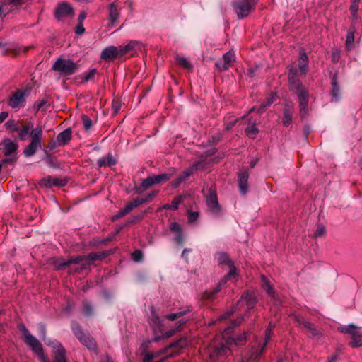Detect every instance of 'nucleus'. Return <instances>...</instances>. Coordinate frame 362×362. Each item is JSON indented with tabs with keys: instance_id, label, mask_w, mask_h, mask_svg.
I'll list each match as a JSON object with an SVG mask.
<instances>
[{
	"instance_id": "obj_53",
	"label": "nucleus",
	"mask_w": 362,
	"mask_h": 362,
	"mask_svg": "<svg viewBox=\"0 0 362 362\" xmlns=\"http://www.w3.org/2000/svg\"><path fill=\"white\" fill-rule=\"evenodd\" d=\"M132 258L135 262H140L142 259V252L139 250H136L133 252Z\"/></svg>"
},
{
	"instance_id": "obj_12",
	"label": "nucleus",
	"mask_w": 362,
	"mask_h": 362,
	"mask_svg": "<svg viewBox=\"0 0 362 362\" xmlns=\"http://www.w3.org/2000/svg\"><path fill=\"white\" fill-rule=\"evenodd\" d=\"M71 329L81 344L85 345L90 350L95 349L96 344L95 340L89 335H86L77 323H73L71 325Z\"/></svg>"
},
{
	"instance_id": "obj_63",
	"label": "nucleus",
	"mask_w": 362,
	"mask_h": 362,
	"mask_svg": "<svg viewBox=\"0 0 362 362\" xmlns=\"http://www.w3.org/2000/svg\"><path fill=\"white\" fill-rule=\"evenodd\" d=\"M86 13L84 11L81 12L78 16L79 23H83V21L86 19Z\"/></svg>"
},
{
	"instance_id": "obj_47",
	"label": "nucleus",
	"mask_w": 362,
	"mask_h": 362,
	"mask_svg": "<svg viewBox=\"0 0 362 362\" xmlns=\"http://www.w3.org/2000/svg\"><path fill=\"white\" fill-rule=\"evenodd\" d=\"M82 121L84 127V129L86 130H89L92 126V121L91 119L86 115H82Z\"/></svg>"
},
{
	"instance_id": "obj_40",
	"label": "nucleus",
	"mask_w": 362,
	"mask_h": 362,
	"mask_svg": "<svg viewBox=\"0 0 362 362\" xmlns=\"http://www.w3.org/2000/svg\"><path fill=\"white\" fill-rule=\"evenodd\" d=\"M187 313L186 310L185 311H179L174 313H170L165 315V318L170 321H174L177 319L181 318L184 315H185Z\"/></svg>"
},
{
	"instance_id": "obj_51",
	"label": "nucleus",
	"mask_w": 362,
	"mask_h": 362,
	"mask_svg": "<svg viewBox=\"0 0 362 362\" xmlns=\"http://www.w3.org/2000/svg\"><path fill=\"white\" fill-rule=\"evenodd\" d=\"M199 217V213L197 211H190L188 214L189 222L192 223L195 221Z\"/></svg>"
},
{
	"instance_id": "obj_25",
	"label": "nucleus",
	"mask_w": 362,
	"mask_h": 362,
	"mask_svg": "<svg viewBox=\"0 0 362 362\" xmlns=\"http://www.w3.org/2000/svg\"><path fill=\"white\" fill-rule=\"evenodd\" d=\"M276 94L274 93H272L266 99V101L264 102L260 107L258 108L252 107L251 109L252 111L256 110L258 113H262L264 111L265 108L272 105L275 100H276Z\"/></svg>"
},
{
	"instance_id": "obj_59",
	"label": "nucleus",
	"mask_w": 362,
	"mask_h": 362,
	"mask_svg": "<svg viewBox=\"0 0 362 362\" xmlns=\"http://www.w3.org/2000/svg\"><path fill=\"white\" fill-rule=\"evenodd\" d=\"M184 182L182 180H180V177L178 176L177 179H175L173 182H172V187L173 188H177L180 186V185Z\"/></svg>"
},
{
	"instance_id": "obj_9",
	"label": "nucleus",
	"mask_w": 362,
	"mask_h": 362,
	"mask_svg": "<svg viewBox=\"0 0 362 362\" xmlns=\"http://www.w3.org/2000/svg\"><path fill=\"white\" fill-rule=\"evenodd\" d=\"M206 204L209 211L215 217L221 215L222 209L218 203L215 187L211 186L209 189V194L206 196Z\"/></svg>"
},
{
	"instance_id": "obj_30",
	"label": "nucleus",
	"mask_w": 362,
	"mask_h": 362,
	"mask_svg": "<svg viewBox=\"0 0 362 362\" xmlns=\"http://www.w3.org/2000/svg\"><path fill=\"white\" fill-rule=\"evenodd\" d=\"M341 332L351 334L352 337L359 336V331L354 325H350L348 327H341L338 329Z\"/></svg>"
},
{
	"instance_id": "obj_16",
	"label": "nucleus",
	"mask_w": 362,
	"mask_h": 362,
	"mask_svg": "<svg viewBox=\"0 0 362 362\" xmlns=\"http://www.w3.org/2000/svg\"><path fill=\"white\" fill-rule=\"evenodd\" d=\"M121 56L119 47L110 46L105 47L100 54V58L105 61H112Z\"/></svg>"
},
{
	"instance_id": "obj_41",
	"label": "nucleus",
	"mask_w": 362,
	"mask_h": 362,
	"mask_svg": "<svg viewBox=\"0 0 362 362\" xmlns=\"http://www.w3.org/2000/svg\"><path fill=\"white\" fill-rule=\"evenodd\" d=\"M358 2L359 1H351V4L350 6V11H351L352 17L354 19H357L358 17Z\"/></svg>"
},
{
	"instance_id": "obj_23",
	"label": "nucleus",
	"mask_w": 362,
	"mask_h": 362,
	"mask_svg": "<svg viewBox=\"0 0 362 362\" xmlns=\"http://www.w3.org/2000/svg\"><path fill=\"white\" fill-rule=\"evenodd\" d=\"M119 17V10L115 3H111L109 5V18L111 21L112 26L118 21Z\"/></svg>"
},
{
	"instance_id": "obj_46",
	"label": "nucleus",
	"mask_w": 362,
	"mask_h": 362,
	"mask_svg": "<svg viewBox=\"0 0 362 362\" xmlns=\"http://www.w3.org/2000/svg\"><path fill=\"white\" fill-rule=\"evenodd\" d=\"M153 185L154 184H153L152 177L149 176L146 179H145L142 181L141 187H142L144 189H146Z\"/></svg>"
},
{
	"instance_id": "obj_33",
	"label": "nucleus",
	"mask_w": 362,
	"mask_h": 362,
	"mask_svg": "<svg viewBox=\"0 0 362 362\" xmlns=\"http://www.w3.org/2000/svg\"><path fill=\"white\" fill-rule=\"evenodd\" d=\"M187 344H188L187 338L183 337V338L180 339L179 340L175 341L174 343L171 344L168 348L163 350V352H166L167 349H168L170 348L179 347V348L182 349V348H184L185 346H186Z\"/></svg>"
},
{
	"instance_id": "obj_58",
	"label": "nucleus",
	"mask_w": 362,
	"mask_h": 362,
	"mask_svg": "<svg viewBox=\"0 0 362 362\" xmlns=\"http://www.w3.org/2000/svg\"><path fill=\"white\" fill-rule=\"evenodd\" d=\"M184 182L182 180H180V177L178 176L177 179H175L173 182H172V187L173 188H177L180 186V185Z\"/></svg>"
},
{
	"instance_id": "obj_27",
	"label": "nucleus",
	"mask_w": 362,
	"mask_h": 362,
	"mask_svg": "<svg viewBox=\"0 0 362 362\" xmlns=\"http://www.w3.org/2000/svg\"><path fill=\"white\" fill-rule=\"evenodd\" d=\"M257 122L256 120L252 121L250 120L247 124V127L245 129L246 134L251 138H255L259 130L256 127Z\"/></svg>"
},
{
	"instance_id": "obj_34",
	"label": "nucleus",
	"mask_w": 362,
	"mask_h": 362,
	"mask_svg": "<svg viewBox=\"0 0 362 362\" xmlns=\"http://www.w3.org/2000/svg\"><path fill=\"white\" fill-rule=\"evenodd\" d=\"M132 210V206H129V204H127V206L119 210L117 214H116L113 217H112V221H115L117 219H119V218H121L122 217H124V216L127 215L129 213H130Z\"/></svg>"
},
{
	"instance_id": "obj_26",
	"label": "nucleus",
	"mask_w": 362,
	"mask_h": 362,
	"mask_svg": "<svg viewBox=\"0 0 362 362\" xmlns=\"http://www.w3.org/2000/svg\"><path fill=\"white\" fill-rule=\"evenodd\" d=\"M116 160L114 159L112 155L108 154L106 156L101 157L98 160V165L99 167H111L115 165Z\"/></svg>"
},
{
	"instance_id": "obj_39",
	"label": "nucleus",
	"mask_w": 362,
	"mask_h": 362,
	"mask_svg": "<svg viewBox=\"0 0 362 362\" xmlns=\"http://www.w3.org/2000/svg\"><path fill=\"white\" fill-rule=\"evenodd\" d=\"M54 177L48 176L47 177L43 178L40 185L42 187H46V188H51L52 186H54Z\"/></svg>"
},
{
	"instance_id": "obj_17",
	"label": "nucleus",
	"mask_w": 362,
	"mask_h": 362,
	"mask_svg": "<svg viewBox=\"0 0 362 362\" xmlns=\"http://www.w3.org/2000/svg\"><path fill=\"white\" fill-rule=\"evenodd\" d=\"M74 14L72 7L66 4H60L55 11V16L57 18L60 19L66 16H71Z\"/></svg>"
},
{
	"instance_id": "obj_38",
	"label": "nucleus",
	"mask_w": 362,
	"mask_h": 362,
	"mask_svg": "<svg viewBox=\"0 0 362 362\" xmlns=\"http://www.w3.org/2000/svg\"><path fill=\"white\" fill-rule=\"evenodd\" d=\"M5 127L7 129L12 132L18 131V122L14 119H9L5 123Z\"/></svg>"
},
{
	"instance_id": "obj_20",
	"label": "nucleus",
	"mask_w": 362,
	"mask_h": 362,
	"mask_svg": "<svg viewBox=\"0 0 362 362\" xmlns=\"http://www.w3.org/2000/svg\"><path fill=\"white\" fill-rule=\"evenodd\" d=\"M204 165L203 163L201 161H197L194 163L189 168L187 169L186 170L183 171L180 175V180H182L185 181L186 179H187L195 170L203 168Z\"/></svg>"
},
{
	"instance_id": "obj_21",
	"label": "nucleus",
	"mask_w": 362,
	"mask_h": 362,
	"mask_svg": "<svg viewBox=\"0 0 362 362\" xmlns=\"http://www.w3.org/2000/svg\"><path fill=\"white\" fill-rule=\"evenodd\" d=\"M294 110L293 105H287L284 109L283 124L286 127L292 122V115Z\"/></svg>"
},
{
	"instance_id": "obj_8",
	"label": "nucleus",
	"mask_w": 362,
	"mask_h": 362,
	"mask_svg": "<svg viewBox=\"0 0 362 362\" xmlns=\"http://www.w3.org/2000/svg\"><path fill=\"white\" fill-rule=\"evenodd\" d=\"M52 69L63 76L74 74L78 69V64L71 59L59 58L52 65Z\"/></svg>"
},
{
	"instance_id": "obj_61",
	"label": "nucleus",
	"mask_w": 362,
	"mask_h": 362,
	"mask_svg": "<svg viewBox=\"0 0 362 362\" xmlns=\"http://www.w3.org/2000/svg\"><path fill=\"white\" fill-rule=\"evenodd\" d=\"M8 117V112L4 111L0 112V124L2 123Z\"/></svg>"
},
{
	"instance_id": "obj_37",
	"label": "nucleus",
	"mask_w": 362,
	"mask_h": 362,
	"mask_svg": "<svg viewBox=\"0 0 362 362\" xmlns=\"http://www.w3.org/2000/svg\"><path fill=\"white\" fill-rule=\"evenodd\" d=\"M152 317L151 318V324L154 329H160L161 327V320L160 317L155 313L154 310H151Z\"/></svg>"
},
{
	"instance_id": "obj_57",
	"label": "nucleus",
	"mask_w": 362,
	"mask_h": 362,
	"mask_svg": "<svg viewBox=\"0 0 362 362\" xmlns=\"http://www.w3.org/2000/svg\"><path fill=\"white\" fill-rule=\"evenodd\" d=\"M153 358H154V354H146L143 358V362H151Z\"/></svg>"
},
{
	"instance_id": "obj_31",
	"label": "nucleus",
	"mask_w": 362,
	"mask_h": 362,
	"mask_svg": "<svg viewBox=\"0 0 362 362\" xmlns=\"http://www.w3.org/2000/svg\"><path fill=\"white\" fill-rule=\"evenodd\" d=\"M187 322V320H183V319H180L177 323H176V327L175 328L173 329H170V330H168L167 332H165V334H163V337H165V338H169L171 336H173L175 332L178 331L180 327L185 325Z\"/></svg>"
},
{
	"instance_id": "obj_32",
	"label": "nucleus",
	"mask_w": 362,
	"mask_h": 362,
	"mask_svg": "<svg viewBox=\"0 0 362 362\" xmlns=\"http://www.w3.org/2000/svg\"><path fill=\"white\" fill-rule=\"evenodd\" d=\"M136 45L137 42L136 41H132L128 45L124 46H119L121 56L134 50Z\"/></svg>"
},
{
	"instance_id": "obj_42",
	"label": "nucleus",
	"mask_w": 362,
	"mask_h": 362,
	"mask_svg": "<svg viewBox=\"0 0 362 362\" xmlns=\"http://www.w3.org/2000/svg\"><path fill=\"white\" fill-rule=\"evenodd\" d=\"M176 62L185 69H189L192 67L190 63L184 57H177Z\"/></svg>"
},
{
	"instance_id": "obj_52",
	"label": "nucleus",
	"mask_w": 362,
	"mask_h": 362,
	"mask_svg": "<svg viewBox=\"0 0 362 362\" xmlns=\"http://www.w3.org/2000/svg\"><path fill=\"white\" fill-rule=\"evenodd\" d=\"M325 233V228L322 225H319L317 228L315 233V235L316 237L322 236Z\"/></svg>"
},
{
	"instance_id": "obj_55",
	"label": "nucleus",
	"mask_w": 362,
	"mask_h": 362,
	"mask_svg": "<svg viewBox=\"0 0 362 362\" xmlns=\"http://www.w3.org/2000/svg\"><path fill=\"white\" fill-rule=\"evenodd\" d=\"M92 310H93V309H92V306H91L90 304H88V303H87V304H85V305H83V313H84L86 315H90V314L92 313Z\"/></svg>"
},
{
	"instance_id": "obj_56",
	"label": "nucleus",
	"mask_w": 362,
	"mask_h": 362,
	"mask_svg": "<svg viewBox=\"0 0 362 362\" xmlns=\"http://www.w3.org/2000/svg\"><path fill=\"white\" fill-rule=\"evenodd\" d=\"M339 59V52L335 50L332 54V61L334 62H338Z\"/></svg>"
},
{
	"instance_id": "obj_18",
	"label": "nucleus",
	"mask_w": 362,
	"mask_h": 362,
	"mask_svg": "<svg viewBox=\"0 0 362 362\" xmlns=\"http://www.w3.org/2000/svg\"><path fill=\"white\" fill-rule=\"evenodd\" d=\"M249 174L247 171H241L238 174V187L241 194H245L248 190L247 180Z\"/></svg>"
},
{
	"instance_id": "obj_7",
	"label": "nucleus",
	"mask_w": 362,
	"mask_h": 362,
	"mask_svg": "<svg viewBox=\"0 0 362 362\" xmlns=\"http://www.w3.org/2000/svg\"><path fill=\"white\" fill-rule=\"evenodd\" d=\"M40 329V337L47 346L52 348L55 362H66L65 356L66 351L61 343L54 339H45V328L41 326Z\"/></svg>"
},
{
	"instance_id": "obj_28",
	"label": "nucleus",
	"mask_w": 362,
	"mask_h": 362,
	"mask_svg": "<svg viewBox=\"0 0 362 362\" xmlns=\"http://www.w3.org/2000/svg\"><path fill=\"white\" fill-rule=\"evenodd\" d=\"M262 288L266 291V292L274 299V300L276 302V299L275 298L274 292L273 290L272 286H271L269 280L267 279L265 276H262Z\"/></svg>"
},
{
	"instance_id": "obj_15",
	"label": "nucleus",
	"mask_w": 362,
	"mask_h": 362,
	"mask_svg": "<svg viewBox=\"0 0 362 362\" xmlns=\"http://www.w3.org/2000/svg\"><path fill=\"white\" fill-rule=\"evenodd\" d=\"M234 61L235 54L233 52L229 51L223 54L222 59L216 62V66L221 71H225L232 65Z\"/></svg>"
},
{
	"instance_id": "obj_3",
	"label": "nucleus",
	"mask_w": 362,
	"mask_h": 362,
	"mask_svg": "<svg viewBox=\"0 0 362 362\" xmlns=\"http://www.w3.org/2000/svg\"><path fill=\"white\" fill-rule=\"evenodd\" d=\"M288 82L291 90L298 97L300 114L302 117H304L308 113L309 94L300 81L298 71L293 66L289 69Z\"/></svg>"
},
{
	"instance_id": "obj_62",
	"label": "nucleus",
	"mask_w": 362,
	"mask_h": 362,
	"mask_svg": "<svg viewBox=\"0 0 362 362\" xmlns=\"http://www.w3.org/2000/svg\"><path fill=\"white\" fill-rule=\"evenodd\" d=\"M175 240L179 244H181L182 243L183 239L181 232L177 233L176 237L175 238Z\"/></svg>"
},
{
	"instance_id": "obj_2",
	"label": "nucleus",
	"mask_w": 362,
	"mask_h": 362,
	"mask_svg": "<svg viewBox=\"0 0 362 362\" xmlns=\"http://www.w3.org/2000/svg\"><path fill=\"white\" fill-rule=\"evenodd\" d=\"M18 136L21 140L25 141L27 139L28 136L30 134L31 139L30 143L24 149L23 153L26 157L33 156L37 149L42 146V139L43 131L41 126L38 125L34 128L33 123L29 122L18 129Z\"/></svg>"
},
{
	"instance_id": "obj_1",
	"label": "nucleus",
	"mask_w": 362,
	"mask_h": 362,
	"mask_svg": "<svg viewBox=\"0 0 362 362\" xmlns=\"http://www.w3.org/2000/svg\"><path fill=\"white\" fill-rule=\"evenodd\" d=\"M243 317H239L231 323L230 326L225 329L220 336H217L214 341L211 344L209 349V355L211 362H215V358L225 356L227 354L232 345L239 346L245 343L248 333L244 332L239 336L232 335V329L239 325Z\"/></svg>"
},
{
	"instance_id": "obj_50",
	"label": "nucleus",
	"mask_w": 362,
	"mask_h": 362,
	"mask_svg": "<svg viewBox=\"0 0 362 362\" xmlns=\"http://www.w3.org/2000/svg\"><path fill=\"white\" fill-rule=\"evenodd\" d=\"M54 186L63 187L66 185L67 181L64 179L54 177Z\"/></svg>"
},
{
	"instance_id": "obj_54",
	"label": "nucleus",
	"mask_w": 362,
	"mask_h": 362,
	"mask_svg": "<svg viewBox=\"0 0 362 362\" xmlns=\"http://www.w3.org/2000/svg\"><path fill=\"white\" fill-rule=\"evenodd\" d=\"M170 228L172 231H174L176 233H180L181 232V228H180V225L176 223V222H173L170 224Z\"/></svg>"
},
{
	"instance_id": "obj_11",
	"label": "nucleus",
	"mask_w": 362,
	"mask_h": 362,
	"mask_svg": "<svg viewBox=\"0 0 362 362\" xmlns=\"http://www.w3.org/2000/svg\"><path fill=\"white\" fill-rule=\"evenodd\" d=\"M276 325L274 323L270 322L269 324V326L267 328L266 330V334H265V340L263 343V344L261 346L260 349H257L256 350H252V351L250 354V356L248 358V360L251 362H256L257 360H259L262 354L264 351L265 347L267 346V342L272 337L273 330L275 327Z\"/></svg>"
},
{
	"instance_id": "obj_4",
	"label": "nucleus",
	"mask_w": 362,
	"mask_h": 362,
	"mask_svg": "<svg viewBox=\"0 0 362 362\" xmlns=\"http://www.w3.org/2000/svg\"><path fill=\"white\" fill-rule=\"evenodd\" d=\"M19 329L23 335L25 343L29 346L33 352L38 356L41 362H50L44 353L42 346L40 341L32 335L25 325H21Z\"/></svg>"
},
{
	"instance_id": "obj_22",
	"label": "nucleus",
	"mask_w": 362,
	"mask_h": 362,
	"mask_svg": "<svg viewBox=\"0 0 362 362\" xmlns=\"http://www.w3.org/2000/svg\"><path fill=\"white\" fill-rule=\"evenodd\" d=\"M3 144L4 145V153L5 156L11 155L15 153L18 148V144L10 139H4Z\"/></svg>"
},
{
	"instance_id": "obj_48",
	"label": "nucleus",
	"mask_w": 362,
	"mask_h": 362,
	"mask_svg": "<svg viewBox=\"0 0 362 362\" xmlns=\"http://www.w3.org/2000/svg\"><path fill=\"white\" fill-rule=\"evenodd\" d=\"M97 73V70L95 69H90L88 73L85 74L83 77V81H88L93 78L94 76Z\"/></svg>"
},
{
	"instance_id": "obj_14",
	"label": "nucleus",
	"mask_w": 362,
	"mask_h": 362,
	"mask_svg": "<svg viewBox=\"0 0 362 362\" xmlns=\"http://www.w3.org/2000/svg\"><path fill=\"white\" fill-rule=\"evenodd\" d=\"M27 90H18L11 95L8 104L12 108H19L25 103Z\"/></svg>"
},
{
	"instance_id": "obj_49",
	"label": "nucleus",
	"mask_w": 362,
	"mask_h": 362,
	"mask_svg": "<svg viewBox=\"0 0 362 362\" xmlns=\"http://www.w3.org/2000/svg\"><path fill=\"white\" fill-rule=\"evenodd\" d=\"M182 196H178V197H175V199H173L170 204L172 210L177 209L178 206H179L180 204L182 202Z\"/></svg>"
},
{
	"instance_id": "obj_43",
	"label": "nucleus",
	"mask_w": 362,
	"mask_h": 362,
	"mask_svg": "<svg viewBox=\"0 0 362 362\" xmlns=\"http://www.w3.org/2000/svg\"><path fill=\"white\" fill-rule=\"evenodd\" d=\"M296 320L298 322L300 325H303L304 327L307 328L308 329L310 330L313 334L315 333V328L314 325L310 323V322L301 320L300 318L296 317Z\"/></svg>"
},
{
	"instance_id": "obj_35",
	"label": "nucleus",
	"mask_w": 362,
	"mask_h": 362,
	"mask_svg": "<svg viewBox=\"0 0 362 362\" xmlns=\"http://www.w3.org/2000/svg\"><path fill=\"white\" fill-rule=\"evenodd\" d=\"M151 177L153 181V184L155 185L168 180L171 177V174L162 173L160 175H152Z\"/></svg>"
},
{
	"instance_id": "obj_10",
	"label": "nucleus",
	"mask_w": 362,
	"mask_h": 362,
	"mask_svg": "<svg viewBox=\"0 0 362 362\" xmlns=\"http://www.w3.org/2000/svg\"><path fill=\"white\" fill-rule=\"evenodd\" d=\"M107 254L105 252H91L88 254V256L78 255L76 257H71L66 261H64L63 262L59 264L58 267L59 269H62L71 264H79L84 260L95 261L98 259H101L105 258Z\"/></svg>"
},
{
	"instance_id": "obj_36",
	"label": "nucleus",
	"mask_w": 362,
	"mask_h": 362,
	"mask_svg": "<svg viewBox=\"0 0 362 362\" xmlns=\"http://www.w3.org/2000/svg\"><path fill=\"white\" fill-rule=\"evenodd\" d=\"M354 30L352 29H350L348 31L347 36H346V48L347 49H351L354 46Z\"/></svg>"
},
{
	"instance_id": "obj_60",
	"label": "nucleus",
	"mask_w": 362,
	"mask_h": 362,
	"mask_svg": "<svg viewBox=\"0 0 362 362\" xmlns=\"http://www.w3.org/2000/svg\"><path fill=\"white\" fill-rule=\"evenodd\" d=\"M85 32V29L83 27V23H79V25L76 28V33L78 35H81Z\"/></svg>"
},
{
	"instance_id": "obj_6",
	"label": "nucleus",
	"mask_w": 362,
	"mask_h": 362,
	"mask_svg": "<svg viewBox=\"0 0 362 362\" xmlns=\"http://www.w3.org/2000/svg\"><path fill=\"white\" fill-rule=\"evenodd\" d=\"M256 303L257 300L255 295L250 293L249 292H245L243 294L241 298L238 302L236 306L233 309V310L225 313L223 315L219 317L218 320L221 321L223 320L227 319L230 317L234 312L237 310H245V308L248 310L253 309L256 305Z\"/></svg>"
},
{
	"instance_id": "obj_5",
	"label": "nucleus",
	"mask_w": 362,
	"mask_h": 362,
	"mask_svg": "<svg viewBox=\"0 0 362 362\" xmlns=\"http://www.w3.org/2000/svg\"><path fill=\"white\" fill-rule=\"evenodd\" d=\"M216 258L219 264H228L230 267V271L217 288H216L213 291L206 293L207 298L209 299H213L214 298V296L220 291L221 286L225 284L227 280L235 279L237 276V270L230 260L227 254L224 252H218L216 255Z\"/></svg>"
},
{
	"instance_id": "obj_29",
	"label": "nucleus",
	"mask_w": 362,
	"mask_h": 362,
	"mask_svg": "<svg viewBox=\"0 0 362 362\" xmlns=\"http://www.w3.org/2000/svg\"><path fill=\"white\" fill-rule=\"evenodd\" d=\"M332 95L333 98L334 99V100L337 102L339 100V97H340V90H339V87L337 84L336 75H334L332 79Z\"/></svg>"
},
{
	"instance_id": "obj_19",
	"label": "nucleus",
	"mask_w": 362,
	"mask_h": 362,
	"mask_svg": "<svg viewBox=\"0 0 362 362\" xmlns=\"http://www.w3.org/2000/svg\"><path fill=\"white\" fill-rule=\"evenodd\" d=\"M72 131L68 128L57 135V143L58 146H64L71 139Z\"/></svg>"
},
{
	"instance_id": "obj_13",
	"label": "nucleus",
	"mask_w": 362,
	"mask_h": 362,
	"mask_svg": "<svg viewBox=\"0 0 362 362\" xmlns=\"http://www.w3.org/2000/svg\"><path fill=\"white\" fill-rule=\"evenodd\" d=\"M256 0H240L237 1L234 8L239 18L246 17L254 8Z\"/></svg>"
},
{
	"instance_id": "obj_45",
	"label": "nucleus",
	"mask_w": 362,
	"mask_h": 362,
	"mask_svg": "<svg viewBox=\"0 0 362 362\" xmlns=\"http://www.w3.org/2000/svg\"><path fill=\"white\" fill-rule=\"evenodd\" d=\"M362 334H359V336L352 337L353 341L350 342V345L352 347H360L362 346Z\"/></svg>"
},
{
	"instance_id": "obj_64",
	"label": "nucleus",
	"mask_w": 362,
	"mask_h": 362,
	"mask_svg": "<svg viewBox=\"0 0 362 362\" xmlns=\"http://www.w3.org/2000/svg\"><path fill=\"white\" fill-rule=\"evenodd\" d=\"M158 194L157 191H153L150 193L145 199H148V201L151 200L153 197H154Z\"/></svg>"
},
{
	"instance_id": "obj_24",
	"label": "nucleus",
	"mask_w": 362,
	"mask_h": 362,
	"mask_svg": "<svg viewBox=\"0 0 362 362\" xmlns=\"http://www.w3.org/2000/svg\"><path fill=\"white\" fill-rule=\"evenodd\" d=\"M308 66V57L305 52L301 51L299 56V71L301 74L305 75Z\"/></svg>"
},
{
	"instance_id": "obj_44",
	"label": "nucleus",
	"mask_w": 362,
	"mask_h": 362,
	"mask_svg": "<svg viewBox=\"0 0 362 362\" xmlns=\"http://www.w3.org/2000/svg\"><path fill=\"white\" fill-rule=\"evenodd\" d=\"M146 202H148V199L137 197L134 200V202L129 203V205L132 206L133 210L134 208L139 206L142 204L146 203Z\"/></svg>"
}]
</instances>
